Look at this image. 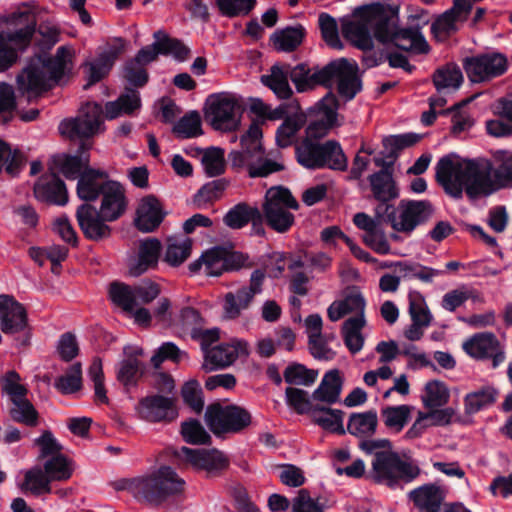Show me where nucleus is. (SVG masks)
<instances>
[{
	"mask_svg": "<svg viewBox=\"0 0 512 512\" xmlns=\"http://www.w3.org/2000/svg\"><path fill=\"white\" fill-rule=\"evenodd\" d=\"M295 152L298 163L303 167L312 170L323 169L321 143L319 141L303 139L296 146Z\"/></svg>",
	"mask_w": 512,
	"mask_h": 512,
	"instance_id": "obj_41",
	"label": "nucleus"
},
{
	"mask_svg": "<svg viewBox=\"0 0 512 512\" xmlns=\"http://www.w3.org/2000/svg\"><path fill=\"white\" fill-rule=\"evenodd\" d=\"M318 376V372L306 368L303 364L292 363L286 367L283 373L284 380L290 385H312Z\"/></svg>",
	"mask_w": 512,
	"mask_h": 512,
	"instance_id": "obj_57",
	"label": "nucleus"
},
{
	"mask_svg": "<svg viewBox=\"0 0 512 512\" xmlns=\"http://www.w3.org/2000/svg\"><path fill=\"white\" fill-rule=\"evenodd\" d=\"M44 470L51 482L66 481L73 474V462L64 454H58L44 463Z\"/></svg>",
	"mask_w": 512,
	"mask_h": 512,
	"instance_id": "obj_50",
	"label": "nucleus"
},
{
	"mask_svg": "<svg viewBox=\"0 0 512 512\" xmlns=\"http://www.w3.org/2000/svg\"><path fill=\"white\" fill-rule=\"evenodd\" d=\"M366 325L364 315H356L345 320L342 326L343 339L352 354L358 353L364 344L361 330Z\"/></svg>",
	"mask_w": 512,
	"mask_h": 512,
	"instance_id": "obj_42",
	"label": "nucleus"
},
{
	"mask_svg": "<svg viewBox=\"0 0 512 512\" xmlns=\"http://www.w3.org/2000/svg\"><path fill=\"white\" fill-rule=\"evenodd\" d=\"M51 480L46 474L44 468L33 467L25 474V478L20 488L22 491H30L33 495H41L51 492Z\"/></svg>",
	"mask_w": 512,
	"mask_h": 512,
	"instance_id": "obj_48",
	"label": "nucleus"
},
{
	"mask_svg": "<svg viewBox=\"0 0 512 512\" xmlns=\"http://www.w3.org/2000/svg\"><path fill=\"white\" fill-rule=\"evenodd\" d=\"M24 164L25 156L23 153L18 149L12 150L7 142L0 139V173L5 168L8 174L15 176Z\"/></svg>",
	"mask_w": 512,
	"mask_h": 512,
	"instance_id": "obj_53",
	"label": "nucleus"
},
{
	"mask_svg": "<svg viewBox=\"0 0 512 512\" xmlns=\"http://www.w3.org/2000/svg\"><path fill=\"white\" fill-rule=\"evenodd\" d=\"M28 326L25 307L13 296L0 295V328L6 335L24 331Z\"/></svg>",
	"mask_w": 512,
	"mask_h": 512,
	"instance_id": "obj_23",
	"label": "nucleus"
},
{
	"mask_svg": "<svg viewBox=\"0 0 512 512\" xmlns=\"http://www.w3.org/2000/svg\"><path fill=\"white\" fill-rule=\"evenodd\" d=\"M173 463L181 469L192 467L216 475L229 466L228 457L217 449H191L185 446L171 449Z\"/></svg>",
	"mask_w": 512,
	"mask_h": 512,
	"instance_id": "obj_11",
	"label": "nucleus"
},
{
	"mask_svg": "<svg viewBox=\"0 0 512 512\" xmlns=\"http://www.w3.org/2000/svg\"><path fill=\"white\" fill-rule=\"evenodd\" d=\"M76 219L84 236L89 240L99 241L110 235V226L98 209L89 203L81 204L76 211Z\"/></svg>",
	"mask_w": 512,
	"mask_h": 512,
	"instance_id": "obj_25",
	"label": "nucleus"
},
{
	"mask_svg": "<svg viewBox=\"0 0 512 512\" xmlns=\"http://www.w3.org/2000/svg\"><path fill=\"white\" fill-rule=\"evenodd\" d=\"M17 88L22 95H27L30 100L37 97L48 89L46 73L42 71L36 63L35 58H31L27 66L18 74Z\"/></svg>",
	"mask_w": 512,
	"mask_h": 512,
	"instance_id": "obj_30",
	"label": "nucleus"
},
{
	"mask_svg": "<svg viewBox=\"0 0 512 512\" xmlns=\"http://www.w3.org/2000/svg\"><path fill=\"white\" fill-rule=\"evenodd\" d=\"M107 174L96 169H87L77 183V195L84 201H94L102 196L98 212L107 221L116 220L125 210L123 186L111 180H104Z\"/></svg>",
	"mask_w": 512,
	"mask_h": 512,
	"instance_id": "obj_3",
	"label": "nucleus"
},
{
	"mask_svg": "<svg viewBox=\"0 0 512 512\" xmlns=\"http://www.w3.org/2000/svg\"><path fill=\"white\" fill-rule=\"evenodd\" d=\"M240 106L229 94L210 95L206 100L205 119L216 130L232 129L237 124Z\"/></svg>",
	"mask_w": 512,
	"mask_h": 512,
	"instance_id": "obj_17",
	"label": "nucleus"
},
{
	"mask_svg": "<svg viewBox=\"0 0 512 512\" xmlns=\"http://www.w3.org/2000/svg\"><path fill=\"white\" fill-rule=\"evenodd\" d=\"M136 410L141 418L151 422H170L178 416L174 398L171 396H147L141 399Z\"/></svg>",
	"mask_w": 512,
	"mask_h": 512,
	"instance_id": "obj_24",
	"label": "nucleus"
},
{
	"mask_svg": "<svg viewBox=\"0 0 512 512\" xmlns=\"http://www.w3.org/2000/svg\"><path fill=\"white\" fill-rule=\"evenodd\" d=\"M305 29L302 26L286 27L273 33L271 40L277 50L292 52L303 41Z\"/></svg>",
	"mask_w": 512,
	"mask_h": 512,
	"instance_id": "obj_45",
	"label": "nucleus"
},
{
	"mask_svg": "<svg viewBox=\"0 0 512 512\" xmlns=\"http://www.w3.org/2000/svg\"><path fill=\"white\" fill-rule=\"evenodd\" d=\"M265 279V272L261 269H256L251 274L250 285L242 287L235 293L228 292L224 298V312L225 316L230 319L237 318L242 310L248 308L254 296L261 292V287Z\"/></svg>",
	"mask_w": 512,
	"mask_h": 512,
	"instance_id": "obj_20",
	"label": "nucleus"
},
{
	"mask_svg": "<svg viewBox=\"0 0 512 512\" xmlns=\"http://www.w3.org/2000/svg\"><path fill=\"white\" fill-rule=\"evenodd\" d=\"M472 7L469 0H454L453 6L432 23L431 32L438 39L448 38L458 30V23L467 20Z\"/></svg>",
	"mask_w": 512,
	"mask_h": 512,
	"instance_id": "obj_22",
	"label": "nucleus"
},
{
	"mask_svg": "<svg viewBox=\"0 0 512 512\" xmlns=\"http://www.w3.org/2000/svg\"><path fill=\"white\" fill-rule=\"evenodd\" d=\"M261 138L262 130L260 126L253 123L247 132L241 136V150H235L229 154L232 167L246 169L251 178L267 177L284 169L281 163L265 157Z\"/></svg>",
	"mask_w": 512,
	"mask_h": 512,
	"instance_id": "obj_4",
	"label": "nucleus"
},
{
	"mask_svg": "<svg viewBox=\"0 0 512 512\" xmlns=\"http://www.w3.org/2000/svg\"><path fill=\"white\" fill-rule=\"evenodd\" d=\"M420 474L412 462L405 461L393 451L376 452L372 460L371 478L375 483L391 489H402Z\"/></svg>",
	"mask_w": 512,
	"mask_h": 512,
	"instance_id": "obj_8",
	"label": "nucleus"
},
{
	"mask_svg": "<svg viewBox=\"0 0 512 512\" xmlns=\"http://www.w3.org/2000/svg\"><path fill=\"white\" fill-rule=\"evenodd\" d=\"M201 162L209 177L221 175L225 171L224 150L216 147L207 149L203 153Z\"/></svg>",
	"mask_w": 512,
	"mask_h": 512,
	"instance_id": "obj_60",
	"label": "nucleus"
},
{
	"mask_svg": "<svg viewBox=\"0 0 512 512\" xmlns=\"http://www.w3.org/2000/svg\"><path fill=\"white\" fill-rule=\"evenodd\" d=\"M122 74L125 83L117 100L107 102L105 110L97 102L86 103L82 106L78 117L63 120L60 123L61 134L70 139H88L102 130L103 116L108 120H113L122 114H128V62L123 64Z\"/></svg>",
	"mask_w": 512,
	"mask_h": 512,
	"instance_id": "obj_2",
	"label": "nucleus"
},
{
	"mask_svg": "<svg viewBox=\"0 0 512 512\" xmlns=\"http://www.w3.org/2000/svg\"><path fill=\"white\" fill-rule=\"evenodd\" d=\"M321 155L323 158V168L344 171L347 168L348 161L339 142L328 140L321 143Z\"/></svg>",
	"mask_w": 512,
	"mask_h": 512,
	"instance_id": "obj_47",
	"label": "nucleus"
},
{
	"mask_svg": "<svg viewBox=\"0 0 512 512\" xmlns=\"http://www.w3.org/2000/svg\"><path fill=\"white\" fill-rule=\"evenodd\" d=\"M71 57V51L66 46L58 47L55 56H50L46 52L34 56L42 71L47 72L49 79L56 83L71 70Z\"/></svg>",
	"mask_w": 512,
	"mask_h": 512,
	"instance_id": "obj_31",
	"label": "nucleus"
},
{
	"mask_svg": "<svg viewBox=\"0 0 512 512\" xmlns=\"http://www.w3.org/2000/svg\"><path fill=\"white\" fill-rule=\"evenodd\" d=\"M434 208L428 200H402L396 212L388 215V222L395 231L411 233L418 225L426 222Z\"/></svg>",
	"mask_w": 512,
	"mask_h": 512,
	"instance_id": "obj_14",
	"label": "nucleus"
},
{
	"mask_svg": "<svg viewBox=\"0 0 512 512\" xmlns=\"http://www.w3.org/2000/svg\"><path fill=\"white\" fill-rule=\"evenodd\" d=\"M435 177L446 194L455 199H460L463 191L472 200L496 191L492 162L487 159L460 160L455 154L443 156L436 164Z\"/></svg>",
	"mask_w": 512,
	"mask_h": 512,
	"instance_id": "obj_1",
	"label": "nucleus"
},
{
	"mask_svg": "<svg viewBox=\"0 0 512 512\" xmlns=\"http://www.w3.org/2000/svg\"><path fill=\"white\" fill-rule=\"evenodd\" d=\"M36 32V21L28 20L24 27L15 31H0V71H5L18 60V53L31 44Z\"/></svg>",
	"mask_w": 512,
	"mask_h": 512,
	"instance_id": "obj_15",
	"label": "nucleus"
},
{
	"mask_svg": "<svg viewBox=\"0 0 512 512\" xmlns=\"http://www.w3.org/2000/svg\"><path fill=\"white\" fill-rule=\"evenodd\" d=\"M205 320L200 312L193 307H183L176 317L173 328H177L183 332H189L191 336L201 331L204 327Z\"/></svg>",
	"mask_w": 512,
	"mask_h": 512,
	"instance_id": "obj_55",
	"label": "nucleus"
},
{
	"mask_svg": "<svg viewBox=\"0 0 512 512\" xmlns=\"http://www.w3.org/2000/svg\"><path fill=\"white\" fill-rule=\"evenodd\" d=\"M204 419L217 437L240 433L252 422V416L245 408L233 404L222 405L219 402L207 406Z\"/></svg>",
	"mask_w": 512,
	"mask_h": 512,
	"instance_id": "obj_10",
	"label": "nucleus"
},
{
	"mask_svg": "<svg viewBox=\"0 0 512 512\" xmlns=\"http://www.w3.org/2000/svg\"><path fill=\"white\" fill-rule=\"evenodd\" d=\"M344 412L338 409H331L316 404L310 415L313 422L321 426L323 429L333 433L344 435L346 430L343 426Z\"/></svg>",
	"mask_w": 512,
	"mask_h": 512,
	"instance_id": "obj_40",
	"label": "nucleus"
},
{
	"mask_svg": "<svg viewBox=\"0 0 512 512\" xmlns=\"http://www.w3.org/2000/svg\"><path fill=\"white\" fill-rule=\"evenodd\" d=\"M319 27L322 38L333 49H342L343 44L339 38L338 26L336 20L327 13L319 15Z\"/></svg>",
	"mask_w": 512,
	"mask_h": 512,
	"instance_id": "obj_63",
	"label": "nucleus"
},
{
	"mask_svg": "<svg viewBox=\"0 0 512 512\" xmlns=\"http://www.w3.org/2000/svg\"><path fill=\"white\" fill-rule=\"evenodd\" d=\"M492 181L496 191L512 188V151H498L492 163Z\"/></svg>",
	"mask_w": 512,
	"mask_h": 512,
	"instance_id": "obj_38",
	"label": "nucleus"
},
{
	"mask_svg": "<svg viewBox=\"0 0 512 512\" xmlns=\"http://www.w3.org/2000/svg\"><path fill=\"white\" fill-rule=\"evenodd\" d=\"M463 349L475 359H492V367L496 368L501 364L505 355L500 343L493 333H477L464 342Z\"/></svg>",
	"mask_w": 512,
	"mask_h": 512,
	"instance_id": "obj_21",
	"label": "nucleus"
},
{
	"mask_svg": "<svg viewBox=\"0 0 512 512\" xmlns=\"http://www.w3.org/2000/svg\"><path fill=\"white\" fill-rule=\"evenodd\" d=\"M410 500L420 512H440L444 495L434 484H425L409 493Z\"/></svg>",
	"mask_w": 512,
	"mask_h": 512,
	"instance_id": "obj_34",
	"label": "nucleus"
},
{
	"mask_svg": "<svg viewBox=\"0 0 512 512\" xmlns=\"http://www.w3.org/2000/svg\"><path fill=\"white\" fill-rule=\"evenodd\" d=\"M107 298L114 309L128 315V284L119 280L110 282L107 288Z\"/></svg>",
	"mask_w": 512,
	"mask_h": 512,
	"instance_id": "obj_64",
	"label": "nucleus"
},
{
	"mask_svg": "<svg viewBox=\"0 0 512 512\" xmlns=\"http://www.w3.org/2000/svg\"><path fill=\"white\" fill-rule=\"evenodd\" d=\"M54 387L62 394H74L82 388V366L80 362L73 363L64 375L59 376Z\"/></svg>",
	"mask_w": 512,
	"mask_h": 512,
	"instance_id": "obj_51",
	"label": "nucleus"
},
{
	"mask_svg": "<svg viewBox=\"0 0 512 512\" xmlns=\"http://www.w3.org/2000/svg\"><path fill=\"white\" fill-rule=\"evenodd\" d=\"M342 389V380L339 370L328 371L318 388L313 392L312 398L327 404L336 403L339 400Z\"/></svg>",
	"mask_w": 512,
	"mask_h": 512,
	"instance_id": "obj_39",
	"label": "nucleus"
},
{
	"mask_svg": "<svg viewBox=\"0 0 512 512\" xmlns=\"http://www.w3.org/2000/svg\"><path fill=\"white\" fill-rule=\"evenodd\" d=\"M8 414L12 421L27 427H36L39 424V413L28 398L12 403Z\"/></svg>",
	"mask_w": 512,
	"mask_h": 512,
	"instance_id": "obj_46",
	"label": "nucleus"
},
{
	"mask_svg": "<svg viewBox=\"0 0 512 512\" xmlns=\"http://www.w3.org/2000/svg\"><path fill=\"white\" fill-rule=\"evenodd\" d=\"M464 81L460 67L454 63H447L437 68L432 74V82L439 94H448L457 91Z\"/></svg>",
	"mask_w": 512,
	"mask_h": 512,
	"instance_id": "obj_33",
	"label": "nucleus"
},
{
	"mask_svg": "<svg viewBox=\"0 0 512 512\" xmlns=\"http://www.w3.org/2000/svg\"><path fill=\"white\" fill-rule=\"evenodd\" d=\"M35 197L46 203L64 206L68 202V191L65 182L54 172L42 176L34 185Z\"/></svg>",
	"mask_w": 512,
	"mask_h": 512,
	"instance_id": "obj_28",
	"label": "nucleus"
},
{
	"mask_svg": "<svg viewBox=\"0 0 512 512\" xmlns=\"http://www.w3.org/2000/svg\"><path fill=\"white\" fill-rule=\"evenodd\" d=\"M162 244L157 238H146L139 242L136 259L130 264V276H140L158 265Z\"/></svg>",
	"mask_w": 512,
	"mask_h": 512,
	"instance_id": "obj_32",
	"label": "nucleus"
},
{
	"mask_svg": "<svg viewBox=\"0 0 512 512\" xmlns=\"http://www.w3.org/2000/svg\"><path fill=\"white\" fill-rule=\"evenodd\" d=\"M289 77L298 92H305L318 85L327 86V65L322 68L310 67L306 63H300L292 67L288 64Z\"/></svg>",
	"mask_w": 512,
	"mask_h": 512,
	"instance_id": "obj_29",
	"label": "nucleus"
},
{
	"mask_svg": "<svg viewBox=\"0 0 512 512\" xmlns=\"http://www.w3.org/2000/svg\"><path fill=\"white\" fill-rule=\"evenodd\" d=\"M411 410L409 405L387 406L381 409V418L388 429L398 433L408 423Z\"/></svg>",
	"mask_w": 512,
	"mask_h": 512,
	"instance_id": "obj_49",
	"label": "nucleus"
},
{
	"mask_svg": "<svg viewBox=\"0 0 512 512\" xmlns=\"http://www.w3.org/2000/svg\"><path fill=\"white\" fill-rule=\"evenodd\" d=\"M256 209V206L240 202L228 210L223 217V223L230 229H242L250 223Z\"/></svg>",
	"mask_w": 512,
	"mask_h": 512,
	"instance_id": "obj_54",
	"label": "nucleus"
},
{
	"mask_svg": "<svg viewBox=\"0 0 512 512\" xmlns=\"http://www.w3.org/2000/svg\"><path fill=\"white\" fill-rule=\"evenodd\" d=\"M220 13L233 18L248 15L255 7L256 0H216Z\"/></svg>",
	"mask_w": 512,
	"mask_h": 512,
	"instance_id": "obj_62",
	"label": "nucleus"
},
{
	"mask_svg": "<svg viewBox=\"0 0 512 512\" xmlns=\"http://www.w3.org/2000/svg\"><path fill=\"white\" fill-rule=\"evenodd\" d=\"M373 197L378 202H390L399 196L393 173L377 171L368 177Z\"/></svg>",
	"mask_w": 512,
	"mask_h": 512,
	"instance_id": "obj_36",
	"label": "nucleus"
},
{
	"mask_svg": "<svg viewBox=\"0 0 512 512\" xmlns=\"http://www.w3.org/2000/svg\"><path fill=\"white\" fill-rule=\"evenodd\" d=\"M155 41L140 49L138 60L154 62L158 55L171 56L178 62H184L190 57V48L181 40L170 37L166 32L158 30L154 33Z\"/></svg>",
	"mask_w": 512,
	"mask_h": 512,
	"instance_id": "obj_19",
	"label": "nucleus"
},
{
	"mask_svg": "<svg viewBox=\"0 0 512 512\" xmlns=\"http://www.w3.org/2000/svg\"><path fill=\"white\" fill-rule=\"evenodd\" d=\"M449 396L446 385L441 381L433 380L425 385V394L422 396V400L426 407L436 408L445 405Z\"/></svg>",
	"mask_w": 512,
	"mask_h": 512,
	"instance_id": "obj_58",
	"label": "nucleus"
},
{
	"mask_svg": "<svg viewBox=\"0 0 512 512\" xmlns=\"http://www.w3.org/2000/svg\"><path fill=\"white\" fill-rule=\"evenodd\" d=\"M376 13V16H379L385 22V26L378 29V42L392 44L397 49L413 55H423L430 52V46L418 27H398L399 16L397 8L388 5L387 10Z\"/></svg>",
	"mask_w": 512,
	"mask_h": 512,
	"instance_id": "obj_5",
	"label": "nucleus"
},
{
	"mask_svg": "<svg viewBox=\"0 0 512 512\" xmlns=\"http://www.w3.org/2000/svg\"><path fill=\"white\" fill-rule=\"evenodd\" d=\"M498 391L492 386H484L468 393L464 398L465 412L475 414L496 402Z\"/></svg>",
	"mask_w": 512,
	"mask_h": 512,
	"instance_id": "obj_44",
	"label": "nucleus"
},
{
	"mask_svg": "<svg viewBox=\"0 0 512 512\" xmlns=\"http://www.w3.org/2000/svg\"><path fill=\"white\" fill-rule=\"evenodd\" d=\"M288 64H275L270 73L261 76V83L271 89L279 99H289L293 90L288 82Z\"/></svg>",
	"mask_w": 512,
	"mask_h": 512,
	"instance_id": "obj_35",
	"label": "nucleus"
},
{
	"mask_svg": "<svg viewBox=\"0 0 512 512\" xmlns=\"http://www.w3.org/2000/svg\"><path fill=\"white\" fill-rule=\"evenodd\" d=\"M0 387L2 394L7 395L11 403L27 398L29 393L28 388L21 384V377L15 370H10L2 376Z\"/></svg>",
	"mask_w": 512,
	"mask_h": 512,
	"instance_id": "obj_52",
	"label": "nucleus"
},
{
	"mask_svg": "<svg viewBox=\"0 0 512 512\" xmlns=\"http://www.w3.org/2000/svg\"><path fill=\"white\" fill-rule=\"evenodd\" d=\"M165 215L158 199L154 195H147L138 204L134 225L139 231L150 233L160 226Z\"/></svg>",
	"mask_w": 512,
	"mask_h": 512,
	"instance_id": "obj_27",
	"label": "nucleus"
},
{
	"mask_svg": "<svg viewBox=\"0 0 512 512\" xmlns=\"http://www.w3.org/2000/svg\"><path fill=\"white\" fill-rule=\"evenodd\" d=\"M286 402L298 414H312L315 405L309 398L308 392L299 388L287 387L285 390Z\"/></svg>",
	"mask_w": 512,
	"mask_h": 512,
	"instance_id": "obj_61",
	"label": "nucleus"
},
{
	"mask_svg": "<svg viewBox=\"0 0 512 512\" xmlns=\"http://www.w3.org/2000/svg\"><path fill=\"white\" fill-rule=\"evenodd\" d=\"M249 344L243 339L233 338L228 343H221L206 349L202 368L206 372L226 368L232 365L239 357H248Z\"/></svg>",
	"mask_w": 512,
	"mask_h": 512,
	"instance_id": "obj_18",
	"label": "nucleus"
},
{
	"mask_svg": "<svg viewBox=\"0 0 512 512\" xmlns=\"http://www.w3.org/2000/svg\"><path fill=\"white\" fill-rule=\"evenodd\" d=\"M462 66L472 83H482L503 75L507 71L508 59L499 52H487L465 57Z\"/></svg>",
	"mask_w": 512,
	"mask_h": 512,
	"instance_id": "obj_12",
	"label": "nucleus"
},
{
	"mask_svg": "<svg viewBox=\"0 0 512 512\" xmlns=\"http://www.w3.org/2000/svg\"><path fill=\"white\" fill-rule=\"evenodd\" d=\"M377 426V412L371 409L361 413H352L347 422V432L357 438L366 439L375 434Z\"/></svg>",
	"mask_w": 512,
	"mask_h": 512,
	"instance_id": "obj_37",
	"label": "nucleus"
},
{
	"mask_svg": "<svg viewBox=\"0 0 512 512\" xmlns=\"http://www.w3.org/2000/svg\"><path fill=\"white\" fill-rule=\"evenodd\" d=\"M126 41L123 38H112L103 47L98 48L96 57L83 63L87 83L83 86L88 90L91 86L100 82L110 73L115 61L125 50Z\"/></svg>",
	"mask_w": 512,
	"mask_h": 512,
	"instance_id": "obj_13",
	"label": "nucleus"
},
{
	"mask_svg": "<svg viewBox=\"0 0 512 512\" xmlns=\"http://www.w3.org/2000/svg\"><path fill=\"white\" fill-rule=\"evenodd\" d=\"M185 481L169 466H161L149 476L130 480V492L140 501L160 503L169 496L181 493Z\"/></svg>",
	"mask_w": 512,
	"mask_h": 512,
	"instance_id": "obj_7",
	"label": "nucleus"
},
{
	"mask_svg": "<svg viewBox=\"0 0 512 512\" xmlns=\"http://www.w3.org/2000/svg\"><path fill=\"white\" fill-rule=\"evenodd\" d=\"M327 86L337 82V91L346 101L352 100L362 89L358 76V66L345 58L333 60L327 64Z\"/></svg>",
	"mask_w": 512,
	"mask_h": 512,
	"instance_id": "obj_16",
	"label": "nucleus"
},
{
	"mask_svg": "<svg viewBox=\"0 0 512 512\" xmlns=\"http://www.w3.org/2000/svg\"><path fill=\"white\" fill-rule=\"evenodd\" d=\"M388 9L387 4L371 3L368 5L357 7L354 12L353 20H345L341 25V33L343 37L348 40L355 47L366 51L373 49V36L377 40L378 29L385 26L379 16H376L378 11H385Z\"/></svg>",
	"mask_w": 512,
	"mask_h": 512,
	"instance_id": "obj_6",
	"label": "nucleus"
},
{
	"mask_svg": "<svg viewBox=\"0 0 512 512\" xmlns=\"http://www.w3.org/2000/svg\"><path fill=\"white\" fill-rule=\"evenodd\" d=\"M299 207L288 188L275 186L266 191L261 210L265 224L276 233L285 234L295 225V215L290 210L297 211Z\"/></svg>",
	"mask_w": 512,
	"mask_h": 512,
	"instance_id": "obj_9",
	"label": "nucleus"
},
{
	"mask_svg": "<svg viewBox=\"0 0 512 512\" xmlns=\"http://www.w3.org/2000/svg\"><path fill=\"white\" fill-rule=\"evenodd\" d=\"M173 133L181 139H188L200 136L201 118L197 111H191L184 115L173 127Z\"/></svg>",
	"mask_w": 512,
	"mask_h": 512,
	"instance_id": "obj_56",
	"label": "nucleus"
},
{
	"mask_svg": "<svg viewBox=\"0 0 512 512\" xmlns=\"http://www.w3.org/2000/svg\"><path fill=\"white\" fill-rule=\"evenodd\" d=\"M90 145L81 142L76 155L58 154L52 158L54 168L58 169L68 180L80 179L89 167Z\"/></svg>",
	"mask_w": 512,
	"mask_h": 512,
	"instance_id": "obj_26",
	"label": "nucleus"
},
{
	"mask_svg": "<svg viewBox=\"0 0 512 512\" xmlns=\"http://www.w3.org/2000/svg\"><path fill=\"white\" fill-rule=\"evenodd\" d=\"M192 250V240L188 237H169L164 255V261L173 267H178L187 260Z\"/></svg>",
	"mask_w": 512,
	"mask_h": 512,
	"instance_id": "obj_43",
	"label": "nucleus"
},
{
	"mask_svg": "<svg viewBox=\"0 0 512 512\" xmlns=\"http://www.w3.org/2000/svg\"><path fill=\"white\" fill-rule=\"evenodd\" d=\"M304 122L299 116L287 117L276 132L278 146L285 148L290 146L296 137L297 132L302 128Z\"/></svg>",
	"mask_w": 512,
	"mask_h": 512,
	"instance_id": "obj_59",
	"label": "nucleus"
}]
</instances>
